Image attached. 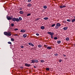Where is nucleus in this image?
Listing matches in <instances>:
<instances>
[{
	"instance_id": "1",
	"label": "nucleus",
	"mask_w": 75,
	"mask_h": 75,
	"mask_svg": "<svg viewBox=\"0 0 75 75\" xmlns=\"http://www.w3.org/2000/svg\"><path fill=\"white\" fill-rule=\"evenodd\" d=\"M4 35L7 36H11V33L10 32H5L4 33Z\"/></svg>"
},
{
	"instance_id": "2",
	"label": "nucleus",
	"mask_w": 75,
	"mask_h": 75,
	"mask_svg": "<svg viewBox=\"0 0 75 75\" xmlns=\"http://www.w3.org/2000/svg\"><path fill=\"white\" fill-rule=\"evenodd\" d=\"M60 26H61V24L59 23H57L55 26V28L56 29H58V28H59V27H60Z\"/></svg>"
},
{
	"instance_id": "3",
	"label": "nucleus",
	"mask_w": 75,
	"mask_h": 75,
	"mask_svg": "<svg viewBox=\"0 0 75 75\" xmlns=\"http://www.w3.org/2000/svg\"><path fill=\"white\" fill-rule=\"evenodd\" d=\"M11 20H12L13 21H16L17 22L19 21V20L18 18H17L16 19V18H13Z\"/></svg>"
},
{
	"instance_id": "4",
	"label": "nucleus",
	"mask_w": 75,
	"mask_h": 75,
	"mask_svg": "<svg viewBox=\"0 0 75 75\" xmlns=\"http://www.w3.org/2000/svg\"><path fill=\"white\" fill-rule=\"evenodd\" d=\"M47 34H50V35H54V33L53 32H47Z\"/></svg>"
},
{
	"instance_id": "5",
	"label": "nucleus",
	"mask_w": 75,
	"mask_h": 75,
	"mask_svg": "<svg viewBox=\"0 0 75 75\" xmlns=\"http://www.w3.org/2000/svg\"><path fill=\"white\" fill-rule=\"evenodd\" d=\"M25 66H26V67H30L31 64H28L27 63H25Z\"/></svg>"
},
{
	"instance_id": "6",
	"label": "nucleus",
	"mask_w": 75,
	"mask_h": 75,
	"mask_svg": "<svg viewBox=\"0 0 75 75\" xmlns=\"http://www.w3.org/2000/svg\"><path fill=\"white\" fill-rule=\"evenodd\" d=\"M66 6H59V8H65Z\"/></svg>"
},
{
	"instance_id": "7",
	"label": "nucleus",
	"mask_w": 75,
	"mask_h": 75,
	"mask_svg": "<svg viewBox=\"0 0 75 75\" xmlns=\"http://www.w3.org/2000/svg\"><path fill=\"white\" fill-rule=\"evenodd\" d=\"M7 19L8 20H12V18H11V17H10V16H7Z\"/></svg>"
},
{
	"instance_id": "8",
	"label": "nucleus",
	"mask_w": 75,
	"mask_h": 75,
	"mask_svg": "<svg viewBox=\"0 0 75 75\" xmlns=\"http://www.w3.org/2000/svg\"><path fill=\"white\" fill-rule=\"evenodd\" d=\"M21 33H25V30H21Z\"/></svg>"
},
{
	"instance_id": "9",
	"label": "nucleus",
	"mask_w": 75,
	"mask_h": 75,
	"mask_svg": "<svg viewBox=\"0 0 75 75\" xmlns=\"http://www.w3.org/2000/svg\"><path fill=\"white\" fill-rule=\"evenodd\" d=\"M27 35L26 34H24L23 35V37L24 38H26V37H27Z\"/></svg>"
},
{
	"instance_id": "10",
	"label": "nucleus",
	"mask_w": 75,
	"mask_h": 75,
	"mask_svg": "<svg viewBox=\"0 0 75 75\" xmlns=\"http://www.w3.org/2000/svg\"><path fill=\"white\" fill-rule=\"evenodd\" d=\"M52 48L51 47H47V49H48L49 50H51Z\"/></svg>"
},
{
	"instance_id": "11",
	"label": "nucleus",
	"mask_w": 75,
	"mask_h": 75,
	"mask_svg": "<svg viewBox=\"0 0 75 75\" xmlns=\"http://www.w3.org/2000/svg\"><path fill=\"white\" fill-rule=\"evenodd\" d=\"M40 28L42 29V30H44L45 28V27H44V26H42L40 27Z\"/></svg>"
},
{
	"instance_id": "12",
	"label": "nucleus",
	"mask_w": 75,
	"mask_h": 75,
	"mask_svg": "<svg viewBox=\"0 0 75 75\" xmlns=\"http://www.w3.org/2000/svg\"><path fill=\"white\" fill-rule=\"evenodd\" d=\"M57 44H59L61 43V41L60 40H58L57 41Z\"/></svg>"
},
{
	"instance_id": "13",
	"label": "nucleus",
	"mask_w": 75,
	"mask_h": 75,
	"mask_svg": "<svg viewBox=\"0 0 75 75\" xmlns=\"http://www.w3.org/2000/svg\"><path fill=\"white\" fill-rule=\"evenodd\" d=\"M31 63H32L33 64H34V63H35V62H34V59L31 60Z\"/></svg>"
},
{
	"instance_id": "14",
	"label": "nucleus",
	"mask_w": 75,
	"mask_h": 75,
	"mask_svg": "<svg viewBox=\"0 0 75 75\" xmlns=\"http://www.w3.org/2000/svg\"><path fill=\"white\" fill-rule=\"evenodd\" d=\"M31 6H32L31 4H29L28 5V7H31Z\"/></svg>"
},
{
	"instance_id": "15",
	"label": "nucleus",
	"mask_w": 75,
	"mask_h": 75,
	"mask_svg": "<svg viewBox=\"0 0 75 75\" xmlns=\"http://www.w3.org/2000/svg\"><path fill=\"white\" fill-rule=\"evenodd\" d=\"M67 29H68V27H65L63 28V30H67Z\"/></svg>"
},
{
	"instance_id": "16",
	"label": "nucleus",
	"mask_w": 75,
	"mask_h": 75,
	"mask_svg": "<svg viewBox=\"0 0 75 75\" xmlns=\"http://www.w3.org/2000/svg\"><path fill=\"white\" fill-rule=\"evenodd\" d=\"M34 62L36 63H38V60H34Z\"/></svg>"
},
{
	"instance_id": "17",
	"label": "nucleus",
	"mask_w": 75,
	"mask_h": 75,
	"mask_svg": "<svg viewBox=\"0 0 75 75\" xmlns=\"http://www.w3.org/2000/svg\"><path fill=\"white\" fill-rule=\"evenodd\" d=\"M19 13H20V14H23L24 13V12L23 11H21L19 12Z\"/></svg>"
},
{
	"instance_id": "18",
	"label": "nucleus",
	"mask_w": 75,
	"mask_h": 75,
	"mask_svg": "<svg viewBox=\"0 0 75 75\" xmlns=\"http://www.w3.org/2000/svg\"><path fill=\"white\" fill-rule=\"evenodd\" d=\"M75 22V18L71 20V22L72 23H74V22Z\"/></svg>"
},
{
	"instance_id": "19",
	"label": "nucleus",
	"mask_w": 75,
	"mask_h": 75,
	"mask_svg": "<svg viewBox=\"0 0 75 75\" xmlns=\"http://www.w3.org/2000/svg\"><path fill=\"white\" fill-rule=\"evenodd\" d=\"M44 20H48V17H46L45 18H43Z\"/></svg>"
},
{
	"instance_id": "20",
	"label": "nucleus",
	"mask_w": 75,
	"mask_h": 75,
	"mask_svg": "<svg viewBox=\"0 0 75 75\" xmlns=\"http://www.w3.org/2000/svg\"><path fill=\"white\" fill-rule=\"evenodd\" d=\"M66 40L67 41H69V38H67L66 39Z\"/></svg>"
},
{
	"instance_id": "21",
	"label": "nucleus",
	"mask_w": 75,
	"mask_h": 75,
	"mask_svg": "<svg viewBox=\"0 0 75 75\" xmlns=\"http://www.w3.org/2000/svg\"><path fill=\"white\" fill-rule=\"evenodd\" d=\"M38 48H41V47H42V45H38Z\"/></svg>"
},
{
	"instance_id": "22",
	"label": "nucleus",
	"mask_w": 75,
	"mask_h": 75,
	"mask_svg": "<svg viewBox=\"0 0 75 75\" xmlns=\"http://www.w3.org/2000/svg\"><path fill=\"white\" fill-rule=\"evenodd\" d=\"M19 21L20 20V21H21V20H22V18L21 17H19Z\"/></svg>"
},
{
	"instance_id": "23",
	"label": "nucleus",
	"mask_w": 75,
	"mask_h": 75,
	"mask_svg": "<svg viewBox=\"0 0 75 75\" xmlns=\"http://www.w3.org/2000/svg\"><path fill=\"white\" fill-rule=\"evenodd\" d=\"M11 41H14V39L13 38H11Z\"/></svg>"
},
{
	"instance_id": "24",
	"label": "nucleus",
	"mask_w": 75,
	"mask_h": 75,
	"mask_svg": "<svg viewBox=\"0 0 75 75\" xmlns=\"http://www.w3.org/2000/svg\"><path fill=\"white\" fill-rule=\"evenodd\" d=\"M41 62H44V60H41L40 61Z\"/></svg>"
},
{
	"instance_id": "25",
	"label": "nucleus",
	"mask_w": 75,
	"mask_h": 75,
	"mask_svg": "<svg viewBox=\"0 0 75 75\" xmlns=\"http://www.w3.org/2000/svg\"><path fill=\"white\" fill-rule=\"evenodd\" d=\"M43 8H44L46 9L47 8V6H43Z\"/></svg>"
},
{
	"instance_id": "26",
	"label": "nucleus",
	"mask_w": 75,
	"mask_h": 75,
	"mask_svg": "<svg viewBox=\"0 0 75 75\" xmlns=\"http://www.w3.org/2000/svg\"><path fill=\"white\" fill-rule=\"evenodd\" d=\"M47 46H48V45H44V47L45 48H46V47H47Z\"/></svg>"
},
{
	"instance_id": "27",
	"label": "nucleus",
	"mask_w": 75,
	"mask_h": 75,
	"mask_svg": "<svg viewBox=\"0 0 75 75\" xmlns=\"http://www.w3.org/2000/svg\"><path fill=\"white\" fill-rule=\"evenodd\" d=\"M46 71H49L50 70V69L49 68H47L46 69Z\"/></svg>"
},
{
	"instance_id": "28",
	"label": "nucleus",
	"mask_w": 75,
	"mask_h": 75,
	"mask_svg": "<svg viewBox=\"0 0 75 75\" xmlns=\"http://www.w3.org/2000/svg\"><path fill=\"white\" fill-rule=\"evenodd\" d=\"M67 21L69 22H71V19H67Z\"/></svg>"
},
{
	"instance_id": "29",
	"label": "nucleus",
	"mask_w": 75,
	"mask_h": 75,
	"mask_svg": "<svg viewBox=\"0 0 75 75\" xmlns=\"http://www.w3.org/2000/svg\"><path fill=\"white\" fill-rule=\"evenodd\" d=\"M55 24H54L52 25L51 27H54V26H55Z\"/></svg>"
},
{
	"instance_id": "30",
	"label": "nucleus",
	"mask_w": 75,
	"mask_h": 75,
	"mask_svg": "<svg viewBox=\"0 0 75 75\" xmlns=\"http://www.w3.org/2000/svg\"><path fill=\"white\" fill-rule=\"evenodd\" d=\"M58 54L57 53V54H54V55L56 56V57H57V56H58Z\"/></svg>"
},
{
	"instance_id": "31",
	"label": "nucleus",
	"mask_w": 75,
	"mask_h": 75,
	"mask_svg": "<svg viewBox=\"0 0 75 75\" xmlns=\"http://www.w3.org/2000/svg\"><path fill=\"white\" fill-rule=\"evenodd\" d=\"M32 44V43H29L28 45H31Z\"/></svg>"
},
{
	"instance_id": "32",
	"label": "nucleus",
	"mask_w": 75,
	"mask_h": 75,
	"mask_svg": "<svg viewBox=\"0 0 75 75\" xmlns=\"http://www.w3.org/2000/svg\"><path fill=\"white\" fill-rule=\"evenodd\" d=\"M54 40H57L58 39V38L57 37H55L54 38Z\"/></svg>"
},
{
	"instance_id": "33",
	"label": "nucleus",
	"mask_w": 75,
	"mask_h": 75,
	"mask_svg": "<svg viewBox=\"0 0 75 75\" xmlns=\"http://www.w3.org/2000/svg\"><path fill=\"white\" fill-rule=\"evenodd\" d=\"M14 30L15 31H17V30H18V28H16V29H14Z\"/></svg>"
},
{
	"instance_id": "34",
	"label": "nucleus",
	"mask_w": 75,
	"mask_h": 75,
	"mask_svg": "<svg viewBox=\"0 0 75 75\" xmlns=\"http://www.w3.org/2000/svg\"><path fill=\"white\" fill-rule=\"evenodd\" d=\"M8 44H11V42H8Z\"/></svg>"
},
{
	"instance_id": "35",
	"label": "nucleus",
	"mask_w": 75,
	"mask_h": 75,
	"mask_svg": "<svg viewBox=\"0 0 75 75\" xmlns=\"http://www.w3.org/2000/svg\"><path fill=\"white\" fill-rule=\"evenodd\" d=\"M14 24L12 23L11 24V26H12V27H13V26H14Z\"/></svg>"
},
{
	"instance_id": "36",
	"label": "nucleus",
	"mask_w": 75,
	"mask_h": 75,
	"mask_svg": "<svg viewBox=\"0 0 75 75\" xmlns=\"http://www.w3.org/2000/svg\"><path fill=\"white\" fill-rule=\"evenodd\" d=\"M21 48H24V46H23V45L21 46Z\"/></svg>"
},
{
	"instance_id": "37",
	"label": "nucleus",
	"mask_w": 75,
	"mask_h": 75,
	"mask_svg": "<svg viewBox=\"0 0 75 75\" xmlns=\"http://www.w3.org/2000/svg\"><path fill=\"white\" fill-rule=\"evenodd\" d=\"M30 15H31V14L29 13L27 15V16H30Z\"/></svg>"
},
{
	"instance_id": "38",
	"label": "nucleus",
	"mask_w": 75,
	"mask_h": 75,
	"mask_svg": "<svg viewBox=\"0 0 75 75\" xmlns=\"http://www.w3.org/2000/svg\"><path fill=\"white\" fill-rule=\"evenodd\" d=\"M36 35H37V36H39L40 35L38 33H36Z\"/></svg>"
},
{
	"instance_id": "39",
	"label": "nucleus",
	"mask_w": 75,
	"mask_h": 75,
	"mask_svg": "<svg viewBox=\"0 0 75 75\" xmlns=\"http://www.w3.org/2000/svg\"><path fill=\"white\" fill-rule=\"evenodd\" d=\"M28 2H31V0H28Z\"/></svg>"
},
{
	"instance_id": "40",
	"label": "nucleus",
	"mask_w": 75,
	"mask_h": 75,
	"mask_svg": "<svg viewBox=\"0 0 75 75\" xmlns=\"http://www.w3.org/2000/svg\"><path fill=\"white\" fill-rule=\"evenodd\" d=\"M31 46H32V47H34V44H33V43H32Z\"/></svg>"
},
{
	"instance_id": "41",
	"label": "nucleus",
	"mask_w": 75,
	"mask_h": 75,
	"mask_svg": "<svg viewBox=\"0 0 75 75\" xmlns=\"http://www.w3.org/2000/svg\"><path fill=\"white\" fill-rule=\"evenodd\" d=\"M52 36H53V35H51V38H53V37Z\"/></svg>"
},
{
	"instance_id": "42",
	"label": "nucleus",
	"mask_w": 75,
	"mask_h": 75,
	"mask_svg": "<svg viewBox=\"0 0 75 75\" xmlns=\"http://www.w3.org/2000/svg\"><path fill=\"white\" fill-rule=\"evenodd\" d=\"M20 10H22V8H21L19 9Z\"/></svg>"
},
{
	"instance_id": "43",
	"label": "nucleus",
	"mask_w": 75,
	"mask_h": 75,
	"mask_svg": "<svg viewBox=\"0 0 75 75\" xmlns=\"http://www.w3.org/2000/svg\"><path fill=\"white\" fill-rule=\"evenodd\" d=\"M62 60H59V62H62Z\"/></svg>"
},
{
	"instance_id": "44",
	"label": "nucleus",
	"mask_w": 75,
	"mask_h": 75,
	"mask_svg": "<svg viewBox=\"0 0 75 75\" xmlns=\"http://www.w3.org/2000/svg\"><path fill=\"white\" fill-rule=\"evenodd\" d=\"M15 35V36H17V34H16L15 35Z\"/></svg>"
},
{
	"instance_id": "45",
	"label": "nucleus",
	"mask_w": 75,
	"mask_h": 75,
	"mask_svg": "<svg viewBox=\"0 0 75 75\" xmlns=\"http://www.w3.org/2000/svg\"><path fill=\"white\" fill-rule=\"evenodd\" d=\"M63 55H64V57H66V55H65L64 54H63Z\"/></svg>"
},
{
	"instance_id": "46",
	"label": "nucleus",
	"mask_w": 75,
	"mask_h": 75,
	"mask_svg": "<svg viewBox=\"0 0 75 75\" xmlns=\"http://www.w3.org/2000/svg\"><path fill=\"white\" fill-rule=\"evenodd\" d=\"M34 68H36V67H35V66H34Z\"/></svg>"
},
{
	"instance_id": "47",
	"label": "nucleus",
	"mask_w": 75,
	"mask_h": 75,
	"mask_svg": "<svg viewBox=\"0 0 75 75\" xmlns=\"http://www.w3.org/2000/svg\"><path fill=\"white\" fill-rule=\"evenodd\" d=\"M21 68L22 69L23 68V67H21Z\"/></svg>"
},
{
	"instance_id": "48",
	"label": "nucleus",
	"mask_w": 75,
	"mask_h": 75,
	"mask_svg": "<svg viewBox=\"0 0 75 75\" xmlns=\"http://www.w3.org/2000/svg\"><path fill=\"white\" fill-rule=\"evenodd\" d=\"M37 20H39V18H37Z\"/></svg>"
},
{
	"instance_id": "49",
	"label": "nucleus",
	"mask_w": 75,
	"mask_h": 75,
	"mask_svg": "<svg viewBox=\"0 0 75 75\" xmlns=\"http://www.w3.org/2000/svg\"><path fill=\"white\" fill-rule=\"evenodd\" d=\"M74 47H75V43L74 44Z\"/></svg>"
},
{
	"instance_id": "50",
	"label": "nucleus",
	"mask_w": 75,
	"mask_h": 75,
	"mask_svg": "<svg viewBox=\"0 0 75 75\" xmlns=\"http://www.w3.org/2000/svg\"><path fill=\"white\" fill-rule=\"evenodd\" d=\"M74 18H75V16H74Z\"/></svg>"
}]
</instances>
